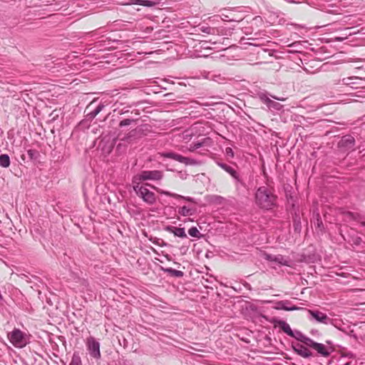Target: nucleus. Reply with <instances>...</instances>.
Here are the masks:
<instances>
[{
	"instance_id": "nucleus-18",
	"label": "nucleus",
	"mask_w": 365,
	"mask_h": 365,
	"mask_svg": "<svg viewBox=\"0 0 365 365\" xmlns=\"http://www.w3.org/2000/svg\"><path fill=\"white\" fill-rule=\"evenodd\" d=\"M277 324L279 327V328L288 336L293 335L292 331L293 330L291 329L290 326L284 321L279 320L277 322Z\"/></svg>"
},
{
	"instance_id": "nucleus-33",
	"label": "nucleus",
	"mask_w": 365,
	"mask_h": 365,
	"mask_svg": "<svg viewBox=\"0 0 365 365\" xmlns=\"http://www.w3.org/2000/svg\"><path fill=\"white\" fill-rule=\"evenodd\" d=\"M316 217H317V218H316L317 222H314V225L317 227H318L320 230H322L323 228V222H322V220L320 219L319 214H317Z\"/></svg>"
},
{
	"instance_id": "nucleus-41",
	"label": "nucleus",
	"mask_w": 365,
	"mask_h": 365,
	"mask_svg": "<svg viewBox=\"0 0 365 365\" xmlns=\"http://www.w3.org/2000/svg\"><path fill=\"white\" fill-rule=\"evenodd\" d=\"M31 277H32L33 278H34L35 279H37V280L38 279V278L37 277H36V276H33V275H32Z\"/></svg>"
},
{
	"instance_id": "nucleus-43",
	"label": "nucleus",
	"mask_w": 365,
	"mask_h": 365,
	"mask_svg": "<svg viewBox=\"0 0 365 365\" xmlns=\"http://www.w3.org/2000/svg\"><path fill=\"white\" fill-rule=\"evenodd\" d=\"M362 225L365 227V222H362Z\"/></svg>"
},
{
	"instance_id": "nucleus-35",
	"label": "nucleus",
	"mask_w": 365,
	"mask_h": 365,
	"mask_svg": "<svg viewBox=\"0 0 365 365\" xmlns=\"http://www.w3.org/2000/svg\"><path fill=\"white\" fill-rule=\"evenodd\" d=\"M226 154L227 155L231 157V158H233L234 157V152L233 150H232V148H227L226 150Z\"/></svg>"
},
{
	"instance_id": "nucleus-12",
	"label": "nucleus",
	"mask_w": 365,
	"mask_h": 365,
	"mask_svg": "<svg viewBox=\"0 0 365 365\" xmlns=\"http://www.w3.org/2000/svg\"><path fill=\"white\" fill-rule=\"evenodd\" d=\"M309 314L314 318L317 322L324 324L331 323V319L324 313L318 310H308Z\"/></svg>"
},
{
	"instance_id": "nucleus-14",
	"label": "nucleus",
	"mask_w": 365,
	"mask_h": 365,
	"mask_svg": "<svg viewBox=\"0 0 365 365\" xmlns=\"http://www.w3.org/2000/svg\"><path fill=\"white\" fill-rule=\"evenodd\" d=\"M153 188L155 189L158 192H160V194H163V195H165L166 196H170V197H175V198H177V199H183L187 202H194L195 203V200L194 198L192 197H185V196H182V195H178V194H176V193H173V192H170L169 191H165V190H159V189H157L154 186H152Z\"/></svg>"
},
{
	"instance_id": "nucleus-44",
	"label": "nucleus",
	"mask_w": 365,
	"mask_h": 365,
	"mask_svg": "<svg viewBox=\"0 0 365 365\" xmlns=\"http://www.w3.org/2000/svg\"><path fill=\"white\" fill-rule=\"evenodd\" d=\"M145 185H146V186H150V184H148V183H146V184H145Z\"/></svg>"
},
{
	"instance_id": "nucleus-13",
	"label": "nucleus",
	"mask_w": 365,
	"mask_h": 365,
	"mask_svg": "<svg viewBox=\"0 0 365 365\" xmlns=\"http://www.w3.org/2000/svg\"><path fill=\"white\" fill-rule=\"evenodd\" d=\"M232 178L235 180V187L238 192L241 193L243 192L245 190H247L246 182L238 173H237Z\"/></svg>"
},
{
	"instance_id": "nucleus-28",
	"label": "nucleus",
	"mask_w": 365,
	"mask_h": 365,
	"mask_svg": "<svg viewBox=\"0 0 365 365\" xmlns=\"http://www.w3.org/2000/svg\"><path fill=\"white\" fill-rule=\"evenodd\" d=\"M188 233L190 236L194 237H200V233L199 230L195 227H192L188 230Z\"/></svg>"
},
{
	"instance_id": "nucleus-17",
	"label": "nucleus",
	"mask_w": 365,
	"mask_h": 365,
	"mask_svg": "<svg viewBox=\"0 0 365 365\" xmlns=\"http://www.w3.org/2000/svg\"><path fill=\"white\" fill-rule=\"evenodd\" d=\"M261 99L267 104V106L269 108H272L276 110H280L281 108L282 107L281 104L269 99L265 96H262Z\"/></svg>"
},
{
	"instance_id": "nucleus-9",
	"label": "nucleus",
	"mask_w": 365,
	"mask_h": 365,
	"mask_svg": "<svg viewBox=\"0 0 365 365\" xmlns=\"http://www.w3.org/2000/svg\"><path fill=\"white\" fill-rule=\"evenodd\" d=\"M86 346L91 356L96 359L101 358L100 343L95 338L88 337L86 341Z\"/></svg>"
},
{
	"instance_id": "nucleus-3",
	"label": "nucleus",
	"mask_w": 365,
	"mask_h": 365,
	"mask_svg": "<svg viewBox=\"0 0 365 365\" xmlns=\"http://www.w3.org/2000/svg\"><path fill=\"white\" fill-rule=\"evenodd\" d=\"M163 178L161 170H143L133 178V184H138L145 180L158 181Z\"/></svg>"
},
{
	"instance_id": "nucleus-32",
	"label": "nucleus",
	"mask_w": 365,
	"mask_h": 365,
	"mask_svg": "<svg viewBox=\"0 0 365 365\" xmlns=\"http://www.w3.org/2000/svg\"><path fill=\"white\" fill-rule=\"evenodd\" d=\"M356 79V78H343L341 80V82L343 85L351 86L355 84V82H354L353 81Z\"/></svg>"
},
{
	"instance_id": "nucleus-22",
	"label": "nucleus",
	"mask_w": 365,
	"mask_h": 365,
	"mask_svg": "<svg viewBox=\"0 0 365 365\" xmlns=\"http://www.w3.org/2000/svg\"><path fill=\"white\" fill-rule=\"evenodd\" d=\"M200 30L205 34L215 35L220 33L219 29L210 26H202L200 28Z\"/></svg>"
},
{
	"instance_id": "nucleus-6",
	"label": "nucleus",
	"mask_w": 365,
	"mask_h": 365,
	"mask_svg": "<svg viewBox=\"0 0 365 365\" xmlns=\"http://www.w3.org/2000/svg\"><path fill=\"white\" fill-rule=\"evenodd\" d=\"M307 346L316 351L318 354L323 357H329L332 351L330 348L327 347L324 344L318 343L310 339L308 341Z\"/></svg>"
},
{
	"instance_id": "nucleus-39",
	"label": "nucleus",
	"mask_w": 365,
	"mask_h": 365,
	"mask_svg": "<svg viewBox=\"0 0 365 365\" xmlns=\"http://www.w3.org/2000/svg\"><path fill=\"white\" fill-rule=\"evenodd\" d=\"M336 40L337 41H342L344 40V38L341 37H336Z\"/></svg>"
},
{
	"instance_id": "nucleus-19",
	"label": "nucleus",
	"mask_w": 365,
	"mask_h": 365,
	"mask_svg": "<svg viewBox=\"0 0 365 365\" xmlns=\"http://www.w3.org/2000/svg\"><path fill=\"white\" fill-rule=\"evenodd\" d=\"M161 269L164 272L168 273V274H170L173 277H182L184 275L183 272L180 271V270L174 269H173L171 267H168V268L161 267Z\"/></svg>"
},
{
	"instance_id": "nucleus-1",
	"label": "nucleus",
	"mask_w": 365,
	"mask_h": 365,
	"mask_svg": "<svg viewBox=\"0 0 365 365\" xmlns=\"http://www.w3.org/2000/svg\"><path fill=\"white\" fill-rule=\"evenodd\" d=\"M255 204L262 210H270L277 206V196L273 187L261 186L255 195Z\"/></svg>"
},
{
	"instance_id": "nucleus-2",
	"label": "nucleus",
	"mask_w": 365,
	"mask_h": 365,
	"mask_svg": "<svg viewBox=\"0 0 365 365\" xmlns=\"http://www.w3.org/2000/svg\"><path fill=\"white\" fill-rule=\"evenodd\" d=\"M7 337L10 343L16 348H24L30 342V334L18 328L9 332Z\"/></svg>"
},
{
	"instance_id": "nucleus-26",
	"label": "nucleus",
	"mask_w": 365,
	"mask_h": 365,
	"mask_svg": "<svg viewBox=\"0 0 365 365\" xmlns=\"http://www.w3.org/2000/svg\"><path fill=\"white\" fill-rule=\"evenodd\" d=\"M179 214L182 216H189L192 214L191 210L186 206H183L179 209Z\"/></svg>"
},
{
	"instance_id": "nucleus-7",
	"label": "nucleus",
	"mask_w": 365,
	"mask_h": 365,
	"mask_svg": "<svg viewBox=\"0 0 365 365\" xmlns=\"http://www.w3.org/2000/svg\"><path fill=\"white\" fill-rule=\"evenodd\" d=\"M143 136V130L140 128H136L131 130L127 134L120 138L118 135V138L120 141H123L128 144H132L136 142Z\"/></svg>"
},
{
	"instance_id": "nucleus-8",
	"label": "nucleus",
	"mask_w": 365,
	"mask_h": 365,
	"mask_svg": "<svg viewBox=\"0 0 365 365\" xmlns=\"http://www.w3.org/2000/svg\"><path fill=\"white\" fill-rule=\"evenodd\" d=\"M162 156L166 158H170L173 160H175L178 162H180L181 163H183L186 165H195L198 164L197 161L195 159L184 157L180 154L173 153V152H166L163 153L162 154Z\"/></svg>"
},
{
	"instance_id": "nucleus-27",
	"label": "nucleus",
	"mask_w": 365,
	"mask_h": 365,
	"mask_svg": "<svg viewBox=\"0 0 365 365\" xmlns=\"http://www.w3.org/2000/svg\"><path fill=\"white\" fill-rule=\"evenodd\" d=\"M27 154L30 160H36L38 158L39 153L36 150L29 149L27 150Z\"/></svg>"
},
{
	"instance_id": "nucleus-25",
	"label": "nucleus",
	"mask_w": 365,
	"mask_h": 365,
	"mask_svg": "<svg viewBox=\"0 0 365 365\" xmlns=\"http://www.w3.org/2000/svg\"><path fill=\"white\" fill-rule=\"evenodd\" d=\"M138 120L133 118H126L120 121L118 125L122 128L124 126L130 125L132 123H135Z\"/></svg>"
},
{
	"instance_id": "nucleus-37",
	"label": "nucleus",
	"mask_w": 365,
	"mask_h": 365,
	"mask_svg": "<svg viewBox=\"0 0 365 365\" xmlns=\"http://www.w3.org/2000/svg\"><path fill=\"white\" fill-rule=\"evenodd\" d=\"M195 150H197V148H195L194 143L190 145V147L187 148V150L190 152H194Z\"/></svg>"
},
{
	"instance_id": "nucleus-15",
	"label": "nucleus",
	"mask_w": 365,
	"mask_h": 365,
	"mask_svg": "<svg viewBox=\"0 0 365 365\" xmlns=\"http://www.w3.org/2000/svg\"><path fill=\"white\" fill-rule=\"evenodd\" d=\"M165 230L173 233L177 237H182V238L187 237V235L185 232V228L168 226L165 227Z\"/></svg>"
},
{
	"instance_id": "nucleus-38",
	"label": "nucleus",
	"mask_w": 365,
	"mask_h": 365,
	"mask_svg": "<svg viewBox=\"0 0 365 365\" xmlns=\"http://www.w3.org/2000/svg\"><path fill=\"white\" fill-rule=\"evenodd\" d=\"M129 113V110H121L119 112V113H120V115H123V114H125V113Z\"/></svg>"
},
{
	"instance_id": "nucleus-20",
	"label": "nucleus",
	"mask_w": 365,
	"mask_h": 365,
	"mask_svg": "<svg viewBox=\"0 0 365 365\" xmlns=\"http://www.w3.org/2000/svg\"><path fill=\"white\" fill-rule=\"evenodd\" d=\"M217 164L219 167H220L222 169H223L225 171H226L227 173H229L232 177H233L237 172L232 168V166L221 163V162H217Z\"/></svg>"
},
{
	"instance_id": "nucleus-24",
	"label": "nucleus",
	"mask_w": 365,
	"mask_h": 365,
	"mask_svg": "<svg viewBox=\"0 0 365 365\" xmlns=\"http://www.w3.org/2000/svg\"><path fill=\"white\" fill-rule=\"evenodd\" d=\"M10 165V158L7 154H1L0 155V166L2 168H8Z\"/></svg>"
},
{
	"instance_id": "nucleus-30",
	"label": "nucleus",
	"mask_w": 365,
	"mask_h": 365,
	"mask_svg": "<svg viewBox=\"0 0 365 365\" xmlns=\"http://www.w3.org/2000/svg\"><path fill=\"white\" fill-rule=\"evenodd\" d=\"M69 365H81V360L80 356L73 354Z\"/></svg>"
},
{
	"instance_id": "nucleus-34",
	"label": "nucleus",
	"mask_w": 365,
	"mask_h": 365,
	"mask_svg": "<svg viewBox=\"0 0 365 365\" xmlns=\"http://www.w3.org/2000/svg\"><path fill=\"white\" fill-rule=\"evenodd\" d=\"M19 277H20L22 279H25L28 283H31V282H31V278H30L28 275H26V274H21L19 275Z\"/></svg>"
},
{
	"instance_id": "nucleus-11",
	"label": "nucleus",
	"mask_w": 365,
	"mask_h": 365,
	"mask_svg": "<svg viewBox=\"0 0 365 365\" xmlns=\"http://www.w3.org/2000/svg\"><path fill=\"white\" fill-rule=\"evenodd\" d=\"M339 147L345 150H353L355 145V139L350 135L343 136L339 140Z\"/></svg>"
},
{
	"instance_id": "nucleus-16",
	"label": "nucleus",
	"mask_w": 365,
	"mask_h": 365,
	"mask_svg": "<svg viewBox=\"0 0 365 365\" xmlns=\"http://www.w3.org/2000/svg\"><path fill=\"white\" fill-rule=\"evenodd\" d=\"M292 334L290 336L296 339L297 341L302 342V344L307 346L308 341L310 340V338L303 334L299 330H294L292 331Z\"/></svg>"
},
{
	"instance_id": "nucleus-42",
	"label": "nucleus",
	"mask_w": 365,
	"mask_h": 365,
	"mask_svg": "<svg viewBox=\"0 0 365 365\" xmlns=\"http://www.w3.org/2000/svg\"><path fill=\"white\" fill-rule=\"evenodd\" d=\"M120 145H121V144H120V143H119V144L118 145V146H117V148H119Z\"/></svg>"
},
{
	"instance_id": "nucleus-10",
	"label": "nucleus",
	"mask_w": 365,
	"mask_h": 365,
	"mask_svg": "<svg viewBox=\"0 0 365 365\" xmlns=\"http://www.w3.org/2000/svg\"><path fill=\"white\" fill-rule=\"evenodd\" d=\"M292 346L296 354L304 359H309L314 356V354L308 349L309 346H307L304 344H292Z\"/></svg>"
},
{
	"instance_id": "nucleus-31",
	"label": "nucleus",
	"mask_w": 365,
	"mask_h": 365,
	"mask_svg": "<svg viewBox=\"0 0 365 365\" xmlns=\"http://www.w3.org/2000/svg\"><path fill=\"white\" fill-rule=\"evenodd\" d=\"M211 80L217 82L219 83H222L225 81V78L222 76L221 75H212L210 78Z\"/></svg>"
},
{
	"instance_id": "nucleus-21",
	"label": "nucleus",
	"mask_w": 365,
	"mask_h": 365,
	"mask_svg": "<svg viewBox=\"0 0 365 365\" xmlns=\"http://www.w3.org/2000/svg\"><path fill=\"white\" fill-rule=\"evenodd\" d=\"M290 302L289 301H280L277 303L279 308L286 311H294L301 309V307H298L296 306L288 307L287 304H289Z\"/></svg>"
},
{
	"instance_id": "nucleus-4",
	"label": "nucleus",
	"mask_w": 365,
	"mask_h": 365,
	"mask_svg": "<svg viewBox=\"0 0 365 365\" xmlns=\"http://www.w3.org/2000/svg\"><path fill=\"white\" fill-rule=\"evenodd\" d=\"M133 190L137 195L148 205H153L156 202L155 193L149 190L145 186L133 184Z\"/></svg>"
},
{
	"instance_id": "nucleus-29",
	"label": "nucleus",
	"mask_w": 365,
	"mask_h": 365,
	"mask_svg": "<svg viewBox=\"0 0 365 365\" xmlns=\"http://www.w3.org/2000/svg\"><path fill=\"white\" fill-rule=\"evenodd\" d=\"M135 4L148 7L153 6L155 4L154 2L148 0H137Z\"/></svg>"
},
{
	"instance_id": "nucleus-5",
	"label": "nucleus",
	"mask_w": 365,
	"mask_h": 365,
	"mask_svg": "<svg viewBox=\"0 0 365 365\" xmlns=\"http://www.w3.org/2000/svg\"><path fill=\"white\" fill-rule=\"evenodd\" d=\"M262 257L270 262H274L278 265L282 266H290V259L287 257H284L282 255H272L267 252H263L262 254Z\"/></svg>"
},
{
	"instance_id": "nucleus-23",
	"label": "nucleus",
	"mask_w": 365,
	"mask_h": 365,
	"mask_svg": "<svg viewBox=\"0 0 365 365\" xmlns=\"http://www.w3.org/2000/svg\"><path fill=\"white\" fill-rule=\"evenodd\" d=\"M104 108L105 105L103 103H100L96 109L87 114V117L91 120L93 119L101 111L103 110Z\"/></svg>"
},
{
	"instance_id": "nucleus-36",
	"label": "nucleus",
	"mask_w": 365,
	"mask_h": 365,
	"mask_svg": "<svg viewBox=\"0 0 365 365\" xmlns=\"http://www.w3.org/2000/svg\"><path fill=\"white\" fill-rule=\"evenodd\" d=\"M193 143H194V145L195 146V148L198 149L203 146L205 141H202V142L198 141V142Z\"/></svg>"
},
{
	"instance_id": "nucleus-40",
	"label": "nucleus",
	"mask_w": 365,
	"mask_h": 365,
	"mask_svg": "<svg viewBox=\"0 0 365 365\" xmlns=\"http://www.w3.org/2000/svg\"><path fill=\"white\" fill-rule=\"evenodd\" d=\"M273 98H275V99L279 100V101H284L283 98H275V97H273Z\"/></svg>"
}]
</instances>
